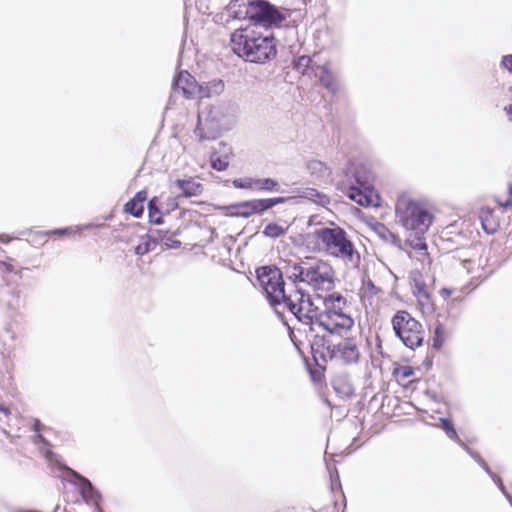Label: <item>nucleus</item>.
<instances>
[{
    "label": "nucleus",
    "instance_id": "obj_1",
    "mask_svg": "<svg viewBox=\"0 0 512 512\" xmlns=\"http://www.w3.org/2000/svg\"><path fill=\"white\" fill-rule=\"evenodd\" d=\"M294 297L297 298L295 301H298L296 319L308 326L310 332L321 329L331 336L343 337L353 328L354 319L344 311L347 301L342 294L333 292L324 297L318 295L317 297L323 302V310L314 304L311 296L306 292Z\"/></svg>",
    "mask_w": 512,
    "mask_h": 512
},
{
    "label": "nucleus",
    "instance_id": "obj_2",
    "mask_svg": "<svg viewBox=\"0 0 512 512\" xmlns=\"http://www.w3.org/2000/svg\"><path fill=\"white\" fill-rule=\"evenodd\" d=\"M396 217L408 232L406 243L414 250H426L424 235L434 221L428 203L409 198H401L396 203Z\"/></svg>",
    "mask_w": 512,
    "mask_h": 512
},
{
    "label": "nucleus",
    "instance_id": "obj_3",
    "mask_svg": "<svg viewBox=\"0 0 512 512\" xmlns=\"http://www.w3.org/2000/svg\"><path fill=\"white\" fill-rule=\"evenodd\" d=\"M231 49L236 55L251 63H265L277 53L275 39L271 33L262 35L250 29L235 30L231 34Z\"/></svg>",
    "mask_w": 512,
    "mask_h": 512
},
{
    "label": "nucleus",
    "instance_id": "obj_4",
    "mask_svg": "<svg viewBox=\"0 0 512 512\" xmlns=\"http://www.w3.org/2000/svg\"><path fill=\"white\" fill-rule=\"evenodd\" d=\"M319 249L347 266L357 267L360 254L348 233L340 226L321 227L313 232Z\"/></svg>",
    "mask_w": 512,
    "mask_h": 512
},
{
    "label": "nucleus",
    "instance_id": "obj_5",
    "mask_svg": "<svg viewBox=\"0 0 512 512\" xmlns=\"http://www.w3.org/2000/svg\"><path fill=\"white\" fill-rule=\"evenodd\" d=\"M237 106L232 102H222L206 107L198 114L195 134L200 141L217 139L223 130L231 128L235 122Z\"/></svg>",
    "mask_w": 512,
    "mask_h": 512
},
{
    "label": "nucleus",
    "instance_id": "obj_6",
    "mask_svg": "<svg viewBox=\"0 0 512 512\" xmlns=\"http://www.w3.org/2000/svg\"><path fill=\"white\" fill-rule=\"evenodd\" d=\"M344 175L349 199L364 207L377 205L373 184L374 175L366 164L356 159L349 160Z\"/></svg>",
    "mask_w": 512,
    "mask_h": 512
},
{
    "label": "nucleus",
    "instance_id": "obj_7",
    "mask_svg": "<svg viewBox=\"0 0 512 512\" xmlns=\"http://www.w3.org/2000/svg\"><path fill=\"white\" fill-rule=\"evenodd\" d=\"M257 278L271 306L284 304L285 307L296 317L298 301L294 295L305 294L300 288L289 293L285 290V282L282 277V270L278 267L263 266L257 269Z\"/></svg>",
    "mask_w": 512,
    "mask_h": 512
},
{
    "label": "nucleus",
    "instance_id": "obj_8",
    "mask_svg": "<svg viewBox=\"0 0 512 512\" xmlns=\"http://www.w3.org/2000/svg\"><path fill=\"white\" fill-rule=\"evenodd\" d=\"M313 358L317 361L318 354L326 361L341 360L345 364L357 363L360 352L355 339L345 338L341 342L334 344L326 336L315 334L311 343Z\"/></svg>",
    "mask_w": 512,
    "mask_h": 512
},
{
    "label": "nucleus",
    "instance_id": "obj_9",
    "mask_svg": "<svg viewBox=\"0 0 512 512\" xmlns=\"http://www.w3.org/2000/svg\"><path fill=\"white\" fill-rule=\"evenodd\" d=\"M395 335L409 349L415 350L422 346L425 332L422 324L405 311H397L391 320Z\"/></svg>",
    "mask_w": 512,
    "mask_h": 512
},
{
    "label": "nucleus",
    "instance_id": "obj_10",
    "mask_svg": "<svg viewBox=\"0 0 512 512\" xmlns=\"http://www.w3.org/2000/svg\"><path fill=\"white\" fill-rule=\"evenodd\" d=\"M303 283L308 284L316 291H330L335 286V272L327 261L309 259Z\"/></svg>",
    "mask_w": 512,
    "mask_h": 512
},
{
    "label": "nucleus",
    "instance_id": "obj_11",
    "mask_svg": "<svg viewBox=\"0 0 512 512\" xmlns=\"http://www.w3.org/2000/svg\"><path fill=\"white\" fill-rule=\"evenodd\" d=\"M289 15L287 9H279L265 0L250 2V19L255 26L265 28L279 26Z\"/></svg>",
    "mask_w": 512,
    "mask_h": 512
},
{
    "label": "nucleus",
    "instance_id": "obj_12",
    "mask_svg": "<svg viewBox=\"0 0 512 512\" xmlns=\"http://www.w3.org/2000/svg\"><path fill=\"white\" fill-rule=\"evenodd\" d=\"M36 447L39 453L45 458L48 466L51 468L53 473H55L54 477L60 478V480H89L88 478L80 475L78 472L62 463L59 455L55 454L51 450L50 442H48V444L46 445L42 444Z\"/></svg>",
    "mask_w": 512,
    "mask_h": 512
},
{
    "label": "nucleus",
    "instance_id": "obj_13",
    "mask_svg": "<svg viewBox=\"0 0 512 512\" xmlns=\"http://www.w3.org/2000/svg\"><path fill=\"white\" fill-rule=\"evenodd\" d=\"M70 488L67 490V498L73 502L80 499L86 504L95 505L99 509L100 494L94 489L91 482H69ZM98 512H101L98 510Z\"/></svg>",
    "mask_w": 512,
    "mask_h": 512
},
{
    "label": "nucleus",
    "instance_id": "obj_14",
    "mask_svg": "<svg viewBox=\"0 0 512 512\" xmlns=\"http://www.w3.org/2000/svg\"><path fill=\"white\" fill-rule=\"evenodd\" d=\"M0 306L11 316L17 315L25 306V299L17 287L4 286L0 288Z\"/></svg>",
    "mask_w": 512,
    "mask_h": 512
},
{
    "label": "nucleus",
    "instance_id": "obj_15",
    "mask_svg": "<svg viewBox=\"0 0 512 512\" xmlns=\"http://www.w3.org/2000/svg\"><path fill=\"white\" fill-rule=\"evenodd\" d=\"M309 259L302 260L300 258L281 259L280 267L282 276L285 275L293 284L303 282L304 273Z\"/></svg>",
    "mask_w": 512,
    "mask_h": 512
},
{
    "label": "nucleus",
    "instance_id": "obj_16",
    "mask_svg": "<svg viewBox=\"0 0 512 512\" xmlns=\"http://www.w3.org/2000/svg\"><path fill=\"white\" fill-rule=\"evenodd\" d=\"M409 281L413 295L421 306L431 305V294L425 282L424 276L419 270H412L409 274Z\"/></svg>",
    "mask_w": 512,
    "mask_h": 512
},
{
    "label": "nucleus",
    "instance_id": "obj_17",
    "mask_svg": "<svg viewBox=\"0 0 512 512\" xmlns=\"http://www.w3.org/2000/svg\"><path fill=\"white\" fill-rule=\"evenodd\" d=\"M440 427L444 430L449 439L455 441L461 447H463L471 455V457L476 462H478L488 472L490 476H492L491 472L489 471V468L487 467L485 461L480 457V455L470 450V448L458 437L457 431L453 423L449 419L440 418Z\"/></svg>",
    "mask_w": 512,
    "mask_h": 512
},
{
    "label": "nucleus",
    "instance_id": "obj_18",
    "mask_svg": "<svg viewBox=\"0 0 512 512\" xmlns=\"http://www.w3.org/2000/svg\"><path fill=\"white\" fill-rule=\"evenodd\" d=\"M478 218L483 231L488 235L495 234L500 228V220L494 209L489 207L481 208Z\"/></svg>",
    "mask_w": 512,
    "mask_h": 512
},
{
    "label": "nucleus",
    "instance_id": "obj_19",
    "mask_svg": "<svg viewBox=\"0 0 512 512\" xmlns=\"http://www.w3.org/2000/svg\"><path fill=\"white\" fill-rule=\"evenodd\" d=\"M231 154V147L224 142H220L219 149L210 155L211 167L217 171H225L229 166V156Z\"/></svg>",
    "mask_w": 512,
    "mask_h": 512
},
{
    "label": "nucleus",
    "instance_id": "obj_20",
    "mask_svg": "<svg viewBox=\"0 0 512 512\" xmlns=\"http://www.w3.org/2000/svg\"><path fill=\"white\" fill-rule=\"evenodd\" d=\"M238 215L249 217L253 214H260L268 210L266 199H254L242 202L238 205Z\"/></svg>",
    "mask_w": 512,
    "mask_h": 512
},
{
    "label": "nucleus",
    "instance_id": "obj_21",
    "mask_svg": "<svg viewBox=\"0 0 512 512\" xmlns=\"http://www.w3.org/2000/svg\"><path fill=\"white\" fill-rule=\"evenodd\" d=\"M147 192L145 190L138 191L124 206V211L136 218L142 216L144 212V203L147 200Z\"/></svg>",
    "mask_w": 512,
    "mask_h": 512
},
{
    "label": "nucleus",
    "instance_id": "obj_22",
    "mask_svg": "<svg viewBox=\"0 0 512 512\" xmlns=\"http://www.w3.org/2000/svg\"><path fill=\"white\" fill-rule=\"evenodd\" d=\"M319 81L333 95L339 91V84L327 64L320 67Z\"/></svg>",
    "mask_w": 512,
    "mask_h": 512
},
{
    "label": "nucleus",
    "instance_id": "obj_23",
    "mask_svg": "<svg viewBox=\"0 0 512 512\" xmlns=\"http://www.w3.org/2000/svg\"><path fill=\"white\" fill-rule=\"evenodd\" d=\"M225 14L227 16L226 22L231 19H244L246 16L250 17V7L246 8L244 3L239 4V0H231L225 9Z\"/></svg>",
    "mask_w": 512,
    "mask_h": 512
},
{
    "label": "nucleus",
    "instance_id": "obj_24",
    "mask_svg": "<svg viewBox=\"0 0 512 512\" xmlns=\"http://www.w3.org/2000/svg\"><path fill=\"white\" fill-rule=\"evenodd\" d=\"M224 82L220 79H214L200 86L199 92L201 97H213L220 95L224 91Z\"/></svg>",
    "mask_w": 512,
    "mask_h": 512
},
{
    "label": "nucleus",
    "instance_id": "obj_25",
    "mask_svg": "<svg viewBox=\"0 0 512 512\" xmlns=\"http://www.w3.org/2000/svg\"><path fill=\"white\" fill-rule=\"evenodd\" d=\"M254 191L281 192V185L273 178H255Z\"/></svg>",
    "mask_w": 512,
    "mask_h": 512
},
{
    "label": "nucleus",
    "instance_id": "obj_26",
    "mask_svg": "<svg viewBox=\"0 0 512 512\" xmlns=\"http://www.w3.org/2000/svg\"><path fill=\"white\" fill-rule=\"evenodd\" d=\"M307 169L312 175L320 179L328 178L332 174L331 169L320 160L309 161Z\"/></svg>",
    "mask_w": 512,
    "mask_h": 512
},
{
    "label": "nucleus",
    "instance_id": "obj_27",
    "mask_svg": "<svg viewBox=\"0 0 512 512\" xmlns=\"http://www.w3.org/2000/svg\"><path fill=\"white\" fill-rule=\"evenodd\" d=\"M158 244V238L153 236L152 234L146 235L142 238L141 243H139L134 252L136 255L143 256L151 251H153Z\"/></svg>",
    "mask_w": 512,
    "mask_h": 512
},
{
    "label": "nucleus",
    "instance_id": "obj_28",
    "mask_svg": "<svg viewBox=\"0 0 512 512\" xmlns=\"http://www.w3.org/2000/svg\"><path fill=\"white\" fill-rule=\"evenodd\" d=\"M177 186L186 197L196 196L201 192V185L191 179L177 180Z\"/></svg>",
    "mask_w": 512,
    "mask_h": 512
},
{
    "label": "nucleus",
    "instance_id": "obj_29",
    "mask_svg": "<svg viewBox=\"0 0 512 512\" xmlns=\"http://www.w3.org/2000/svg\"><path fill=\"white\" fill-rule=\"evenodd\" d=\"M148 216L149 221L154 224H162L163 223V216L162 212L160 211V208L158 206V199L156 197L150 199L148 201Z\"/></svg>",
    "mask_w": 512,
    "mask_h": 512
},
{
    "label": "nucleus",
    "instance_id": "obj_30",
    "mask_svg": "<svg viewBox=\"0 0 512 512\" xmlns=\"http://www.w3.org/2000/svg\"><path fill=\"white\" fill-rule=\"evenodd\" d=\"M374 231L385 242H389L392 244H396L397 242H399L398 236L391 232L383 223H376L374 225Z\"/></svg>",
    "mask_w": 512,
    "mask_h": 512
},
{
    "label": "nucleus",
    "instance_id": "obj_31",
    "mask_svg": "<svg viewBox=\"0 0 512 512\" xmlns=\"http://www.w3.org/2000/svg\"><path fill=\"white\" fill-rule=\"evenodd\" d=\"M334 391L342 397H349L353 394L352 386L342 377L332 381Z\"/></svg>",
    "mask_w": 512,
    "mask_h": 512
},
{
    "label": "nucleus",
    "instance_id": "obj_32",
    "mask_svg": "<svg viewBox=\"0 0 512 512\" xmlns=\"http://www.w3.org/2000/svg\"><path fill=\"white\" fill-rule=\"evenodd\" d=\"M302 197L321 205L328 203L327 196L314 188H306L302 193Z\"/></svg>",
    "mask_w": 512,
    "mask_h": 512
},
{
    "label": "nucleus",
    "instance_id": "obj_33",
    "mask_svg": "<svg viewBox=\"0 0 512 512\" xmlns=\"http://www.w3.org/2000/svg\"><path fill=\"white\" fill-rule=\"evenodd\" d=\"M287 228H284L277 223H269L265 226L263 234L269 238H279L286 234Z\"/></svg>",
    "mask_w": 512,
    "mask_h": 512
},
{
    "label": "nucleus",
    "instance_id": "obj_34",
    "mask_svg": "<svg viewBox=\"0 0 512 512\" xmlns=\"http://www.w3.org/2000/svg\"><path fill=\"white\" fill-rule=\"evenodd\" d=\"M445 342V327L442 323L437 322L434 329L433 348L439 350Z\"/></svg>",
    "mask_w": 512,
    "mask_h": 512
},
{
    "label": "nucleus",
    "instance_id": "obj_35",
    "mask_svg": "<svg viewBox=\"0 0 512 512\" xmlns=\"http://www.w3.org/2000/svg\"><path fill=\"white\" fill-rule=\"evenodd\" d=\"M232 184L237 189L254 190L255 178H253V177L237 178L232 181Z\"/></svg>",
    "mask_w": 512,
    "mask_h": 512
},
{
    "label": "nucleus",
    "instance_id": "obj_36",
    "mask_svg": "<svg viewBox=\"0 0 512 512\" xmlns=\"http://www.w3.org/2000/svg\"><path fill=\"white\" fill-rule=\"evenodd\" d=\"M311 62H312V59L310 58V56L302 55L294 61V66L298 71H300L304 74V73H306L307 69L309 68Z\"/></svg>",
    "mask_w": 512,
    "mask_h": 512
},
{
    "label": "nucleus",
    "instance_id": "obj_37",
    "mask_svg": "<svg viewBox=\"0 0 512 512\" xmlns=\"http://www.w3.org/2000/svg\"><path fill=\"white\" fill-rule=\"evenodd\" d=\"M191 75L186 72L185 75L183 74V72H181L178 77H176L174 80H173V87L174 88H179V89H182L183 92L185 94H187L189 91L188 89L183 85L184 81L187 82L188 78H190Z\"/></svg>",
    "mask_w": 512,
    "mask_h": 512
},
{
    "label": "nucleus",
    "instance_id": "obj_38",
    "mask_svg": "<svg viewBox=\"0 0 512 512\" xmlns=\"http://www.w3.org/2000/svg\"><path fill=\"white\" fill-rule=\"evenodd\" d=\"M81 230L80 227L76 226V227H66V228H58V229H53V230H50L47 232V234H51V235H57V236H65V235H70V234H73V233H77Z\"/></svg>",
    "mask_w": 512,
    "mask_h": 512
},
{
    "label": "nucleus",
    "instance_id": "obj_39",
    "mask_svg": "<svg viewBox=\"0 0 512 512\" xmlns=\"http://www.w3.org/2000/svg\"><path fill=\"white\" fill-rule=\"evenodd\" d=\"M497 203L503 208H508L512 205V183L508 184L507 196L502 199L500 196L497 197Z\"/></svg>",
    "mask_w": 512,
    "mask_h": 512
},
{
    "label": "nucleus",
    "instance_id": "obj_40",
    "mask_svg": "<svg viewBox=\"0 0 512 512\" xmlns=\"http://www.w3.org/2000/svg\"><path fill=\"white\" fill-rule=\"evenodd\" d=\"M507 484L508 485H505L504 482H498V487L512 505V482H507Z\"/></svg>",
    "mask_w": 512,
    "mask_h": 512
},
{
    "label": "nucleus",
    "instance_id": "obj_41",
    "mask_svg": "<svg viewBox=\"0 0 512 512\" xmlns=\"http://www.w3.org/2000/svg\"><path fill=\"white\" fill-rule=\"evenodd\" d=\"M287 200H288V198H286V197L267 198L266 202H267L268 210L278 204L285 203Z\"/></svg>",
    "mask_w": 512,
    "mask_h": 512
},
{
    "label": "nucleus",
    "instance_id": "obj_42",
    "mask_svg": "<svg viewBox=\"0 0 512 512\" xmlns=\"http://www.w3.org/2000/svg\"><path fill=\"white\" fill-rule=\"evenodd\" d=\"M501 65L503 68L512 73V54L503 56L501 60Z\"/></svg>",
    "mask_w": 512,
    "mask_h": 512
},
{
    "label": "nucleus",
    "instance_id": "obj_43",
    "mask_svg": "<svg viewBox=\"0 0 512 512\" xmlns=\"http://www.w3.org/2000/svg\"><path fill=\"white\" fill-rule=\"evenodd\" d=\"M164 244L167 248L171 249H177L181 246V242L177 239H174L172 237H167L164 240Z\"/></svg>",
    "mask_w": 512,
    "mask_h": 512
},
{
    "label": "nucleus",
    "instance_id": "obj_44",
    "mask_svg": "<svg viewBox=\"0 0 512 512\" xmlns=\"http://www.w3.org/2000/svg\"><path fill=\"white\" fill-rule=\"evenodd\" d=\"M48 440L41 434V433H35V435L33 436V443L35 446H39V445H46L48 444Z\"/></svg>",
    "mask_w": 512,
    "mask_h": 512
},
{
    "label": "nucleus",
    "instance_id": "obj_45",
    "mask_svg": "<svg viewBox=\"0 0 512 512\" xmlns=\"http://www.w3.org/2000/svg\"><path fill=\"white\" fill-rule=\"evenodd\" d=\"M0 271L1 272H9V273H16V270L14 266L10 263H7L5 261H0Z\"/></svg>",
    "mask_w": 512,
    "mask_h": 512
},
{
    "label": "nucleus",
    "instance_id": "obj_46",
    "mask_svg": "<svg viewBox=\"0 0 512 512\" xmlns=\"http://www.w3.org/2000/svg\"><path fill=\"white\" fill-rule=\"evenodd\" d=\"M413 375V369L410 366H404L401 369V376L403 378H409Z\"/></svg>",
    "mask_w": 512,
    "mask_h": 512
},
{
    "label": "nucleus",
    "instance_id": "obj_47",
    "mask_svg": "<svg viewBox=\"0 0 512 512\" xmlns=\"http://www.w3.org/2000/svg\"><path fill=\"white\" fill-rule=\"evenodd\" d=\"M32 429L35 433H41L43 425L39 419H34Z\"/></svg>",
    "mask_w": 512,
    "mask_h": 512
},
{
    "label": "nucleus",
    "instance_id": "obj_48",
    "mask_svg": "<svg viewBox=\"0 0 512 512\" xmlns=\"http://www.w3.org/2000/svg\"><path fill=\"white\" fill-rule=\"evenodd\" d=\"M0 412L3 413L5 416H9L11 414L10 407L1 401H0Z\"/></svg>",
    "mask_w": 512,
    "mask_h": 512
},
{
    "label": "nucleus",
    "instance_id": "obj_49",
    "mask_svg": "<svg viewBox=\"0 0 512 512\" xmlns=\"http://www.w3.org/2000/svg\"><path fill=\"white\" fill-rule=\"evenodd\" d=\"M453 291H454V290H453V289H451V288H446V287H444V288H442V289L440 290V292H439V293H440V295H441L444 299H447V298H448V297L453 293Z\"/></svg>",
    "mask_w": 512,
    "mask_h": 512
},
{
    "label": "nucleus",
    "instance_id": "obj_50",
    "mask_svg": "<svg viewBox=\"0 0 512 512\" xmlns=\"http://www.w3.org/2000/svg\"><path fill=\"white\" fill-rule=\"evenodd\" d=\"M504 111L506 113V116L510 121H512V104L506 105L504 107Z\"/></svg>",
    "mask_w": 512,
    "mask_h": 512
},
{
    "label": "nucleus",
    "instance_id": "obj_51",
    "mask_svg": "<svg viewBox=\"0 0 512 512\" xmlns=\"http://www.w3.org/2000/svg\"><path fill=\"white\" fill-rule=\"evenodd\" d=\"M11 237L7 234H0V243L7 244L11 241Z\"/></svg>",
    "mask_w": 512,
    "mask_h": 512
},
{
    "label": "nucleus",
    "instance_id": "obj_52",
    "mask_svg": "<svg viewBox=\"0 0 512 512\" xmlns=\"http://www.w3.org/2000/svg\"><path fill=\"white\" fill-rule=\"evenodd\" d=\"M340 484H341V482H340V481H337V482H336V487H337V489H341V485H340Z\"/></svg>",
    "mask_w": 512,
    "mask_h": 512
},
{
    "label": "nucleus",
    "instance_id": "obj_53",
    "mask_svg": "<svg viewBox=\"0 0 512 512\" xmlns=\"http://www.w3.org/2000/svg\"><path fill=\"white\" fill-rule=\"evenodd\" d=\"M4 253V250L0 247V256Z\"/></svg>",
    "mask_w": 512,
    "mask_h": 512
}]
</instances>
